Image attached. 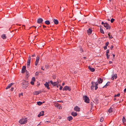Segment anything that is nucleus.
I'll list each match as a JSON object with an SVG mask.
<instances>
[{
  "label": "nucleus",
  "instance_id": "de8ad7c7",
  "mask_svg": "<svg viewBox=\"0 0 126 126\" xmlns=\"http://www.w3.org/2000/svg\"><path fill=\"white\" fill-rule=\"evenodd\" d=\"M107 46H104V47H103V48H104V50H106L107 49Z\"/></svg>",
  "mask_w": 126,
  "mask_h": 126
},
{
  "label": "nucleus",
  "instance_id": "f03ea898",
  "mask_svg": "<svg viewBox=\"0 0 126 126\" xmlns=\"http://www.w3.org/2000/svg\"><path fill=\"white\" fill-rule=\"evenodd\" d=\"M101 24L102 25H104V26L106 28L107 30H110V29L111 27L108 23L107 22L104 23L102 21L101 22Z\"/></svg>",
  "mask_w": 126,
  "mask_h": 126
},
{
  "label": "nucleus",
  "instance_id": "72a5a7b5",
  "mask_svg": "<svg viewBox=\"0 0 126 126\" xmlns=\"http://www.w3.org/2000/svg\"><path fill=\"white\" fill-rule=\"evenodd\" d=\"M45 67L46 69L49 68V67L48 65H46L45 66Z\"/></svg>",
  "mask_w": 126,
  "mask_h": 126
},
{
  "label": "nucleus",
  "instance_id": "7c9ffc66",
  "mask_svg": "<svg viewBox=\"0 0 126 126\" xmlns=\"http://www.w3.org/2000/svg\"><path fill=\"white\" fill-rule=\"evenodd\" d=\"M37 104L39 106L41 105L42 104V102L38 101L37 102Z\"/></svg>",
  "mask_w": 126,
  "mask_h": 126
},
{
  "label": "nucleus",
  "instance_id": "7ed1b4c3",
  "mask_svg": "<svg viewBox=\"0 0 126 126\" xmlns=\"http://www.w3.org/2000/svg\"><path fill=\"white\" fill-rule=\"evenodd\" d=\"M27 121L26 118H23L19 121V122L21 124H25L27 123Z\"/></svg>",
  "mask_w": 126,
  "mask_h": 126
},
{
  "label": "nucleus",
  "instance_id": "3c124183",
  "mask_svg": "<svg viewBox=\"0 0 126 126\" xmlns=\"http://www.w3.org/2000/svg\"><path fill=\"white\" fill-rule=\"evenodd\" d=\"M31 82V84L32 85H33L34 84V83L32 81L31 82Z\"/></svg>",
  "mask_w": 126,
  "mask_h": 126
},
{
  "label": "nucleus",
  "instance_id": "69168bd1",
  "mask_svg": "<svg viewBox=\"0 0 126 126\" xmlns=\"http://www.w3.org/2000/svg\"><path fill=\"white\" fill-rule=\"evenodd\" d=\"M64 84H65V83H64V82H63V83H62V86H63Z\"/></svg>",
  "mask_w": 126,
  "mask_h": 126
},
{
  "label": "nucleus",
  "instance_id": "20e7f679",
  "mask_svg": "<svg viewBox=\"0 0 126 126\" xmlns=\"http://www.w3.org/2000/svg\"><path fill=\"white\" fill-rule=\"evenodd\" d=\"M83 99L84 102L87 103H89V99L88 97L86 95H84L83 96Z\"/></svg>",
  "mask_w": 126,
  "mask_h": 126
},
{
  "label": "nucleus",
  "instance_id": "49530a36",
  "mask_svg": "<svg viewBox=\"0 0 126 126\" xmlns=\"http://www.w3.org/2000/svg\"><path fill=\"white\" fill-rule=\"evenodd\" d=\"M48 83L50 82L52 84H53V82L51 80H50L49 81H48Z\"/></svg>",
  "mask_w": 126,
  "mask_h": 126
},
{
  "label": "nucleus",
  "instance_id": "37998d69",
  "mask_svg": "<svg viewBox=\"0 0 126 126\" xmlns=\"http://www.w3.org/2000/svg\"><path fill=\"white\" fill-rule=\"evenodd\" d=\"M80 51H81L80 52L81 53H82V52H83V50L81 48H80Z\"/></svg>",
  "mask_w": 126,
  "mask_h": 126
},
{
  "label": "nucleus",
  "instance_id": "864d4df0",
  "mask_svg": "<svg viewBox=\"0 0 126 126\" xmlns=\"http://www.w3.org/2000/svg\"><path fill=\"white\" fill-rule=\"evenodd\" d=\"M35 56V53H33V55H32V57H34Z\"/></svg>",
  "mask_w": 126,
  "mask_h": 126
},
{
  "label": "nucleus",
  "instance_id": "6e6d98bb",
  "mask_svg": "<svg viewBox=\"0 0 126 126\" xmlns=\"http://www.w3.org/2000/svg\"><path fill=\"white\" fill-rule=\"evenodd\" d=\"M114 77H113V76L112 78H111V79L112 80H114Z\"/></svg>",
  "mask_w": 126,
  "mask_h": 126
},
{
  "label": "nucleus",
  "instance_id": "13d9d810",
  "mask_svg": "<svg viewBox=\"0 0 126 126\" xmlns=\"http://www.w3.org/2000/svg\"><path fill=\"white\" fill-rule=\"evenodd\" d=\"M83 58L84 59H85V60H86V59H87V58L86 57H83Z\"/></svg>",
  "mask_w": 126,
  "mask_h": 126
},
{
  "label": "nucleus",
  "instance_id": "c03bdc74",
  "mask_svg": "<svg viewBox=\"0 0 126 126\" xmlns=\"http://www.w3.org/2000/svg\"><path fill=\"white\" fill-rule=\"evenodd\" d=\"M51 25L50 26V27H53L54 25V23H51V24H50Z\"/></svg>",
  "mask_w": 126,
  "mask_h": 126
},
{
  "label": "nucleus",
  "instance_id": "412c9836",
  "mask_svg": "<svg viewBox=\"0 0 126 126\" xmlns=\"http://www.w3.org/2000/svg\"><path fill=\"white\" fill-rule=\"evenodd\" d=\"M42 91L41 90H39L38 91H35V94L36 95H38L39 94L41 93Z\"/></svg>",
  "mask_w": 126,
  "mask_h": 126
},
{
  "label": "nucleus",
  "instance_id": "0eeeda50",
  "mask_svg": "<svg viewBox=\"0 0 126 126\" xmlns=\"http://www.w3.org/2000/svg\"><path fill=\"white\" fill-rule=\"evenodd\" d=\"M63 91H67L68 90L69 91H70L71 90V88L70 87L67 86H65L63 89Z\"/></svg>",
  "mask_w": 126,
  "mask_h": 126
},
{
  "label": "nucleus",
  "instance_id": "09e8293b",
  "mask_svg": "<svg viewBox=\"0 0 126 126\" xmlns=\"http://www.w3.org/2000/svg\"><path fill=\"white\" fill-rule=\"evenodd\" d=\"M114 47V46L113 45H111V47H110V48L111 50H112V48H113Z\"/></svg>",
  "mask_w": 126,
  "mask_h": 126
},
{
  "label": "nucleus",
  "instance_id": "f257e3e1",
  "mask_svg": "<svg viewBox=\"0 0 126 126\" xmlns=\"http://www.w3.org/2000/svg\"><path fill=\"white\" fill-rule=\"evenodd\" d=\"M22 85L23 88L26 89V88L29 86V83L28 81H26L24 80L23 81L22 83Z\"/></svg>",
  "mask_w": 126,
  "mask_h": 126
},
{
  "label": "nucleus",
  "instance_id": "f3484780",
  "mask_svg": "<svg viewBox=\"0 0 126 126\" xmlns=\"http://www.w3.org/2000/svg\"><path fill=\"white\" fill-rule=\"evenodd\" d=\"M71 115L75 117L78 114L77 112L74 111L72 112L71 113Z\"/></svg>",
  "mask_w": 126,
  "mask_h": 126
},
{
  "label": "nucleus",
  "instance_id": "ea45409f",
  "mask_svg": "<svg viewBox=\"0 0 126 126\" xmlns=\"http://www.w3.org/2000/svg\"><path fill=\"white\" fill-rule=\"evenodd\" d=\"M115 75H114V76H113V77L115 78V79H116L117 78V75L116 74H115Z\"/></svg>",
  "mask_w": 126,
  "mask_h": 126
},
{
  "label": "nucleus",
  "instance_id": "5fc2aeb1",
  "mask_svg": "<svg viewBox=\"0 0 126 126\" xmlns=\"http://www.w3.org/2000/svg\"><path fill=\"white\" fill-rule=\"evenodd\" d=\"M43 28L44 29H45V28H46V26H45V25H43Z\"/></svg>",
  "mask_w": 126,
  "mask_h": 126
},
{
  "label": "nucleus",
  "instance_id": "39448f33",
  "mask_svg": "<svg viewBox=\"0 0 126 126\" xmlns=\"http://www.w3.org/2000/svg\"><path fill=\"white\" fill-rule=\"evenodd\" d=\"M92 85L91 87V90L93 91L94 89V87H95V82L93 81L91 83Z\"/></svg>",
  "mask_w": 126,
  "mask_h": 126
},
{
  "label": "nucleus",
  "instance_id": "2eb2a0df",
  "mask_svg": "<svg viewBox=\"0 0 126 126\" xmlns=\"http://www.w3.org/2000/svg\"><path fill=\"white\" fill-rule=\"evenodd\" d=\"M43 21V19L41 18H39L37 20V22L39 24L41 23Z\"/></svg>",
  "mask_w": 126,
  "mask_h": 126
},
{
  "label": "nucleus",
  "instance_id": "603ef678",
  "mask_svg": "<svg viewBox=\"0 0 126 126\" xmlns=\"http://www.w3.org/2000/svg\"><path fill=\"white\" fill-rule=\"evenodd\" d=\"M14 88L12 87L11 88V91H13L14 90Z\"/></svg>",
  "mask_w": 126,
  "mask_h": 126
},
{
  "label": "nucleus",
  "instance_id": "bb28decb",
  "mask_svg": "<svg viewBox=\"0 0 126 126\" xmlns=\"http://www.w3.org/2000/svg\"><path fill=\"white\" fill-rule=\"evenodd\" d=\"M94 101L96 104H97L99 103V100L97 98H96L94 99Z\"/></svg>",
  "mask_w": 126,
  "mask_h": 126
},
{
  "label": "nucleus",
  "instance_id": "8fccbe9b",
  "mask_svg": "<svg viewBox=\"0 0 126 126\" xmlns=\"http://www.w3.org/2000/svg\"><path fill=\"white\" fill-rule=\"evenodd\" d=\"M63 88V87L62 86H60V87L59 88V89L60 90H62Z\"/></svg>",
  "mask_w": 126,
  "mask_h": 126
},
{
  "label": "nucleus",
  "instance_id": "338daca9",
  "mask_svg": "<svg viewBox=\"0 0 126 126\" xmlns=\"http://www.w3.org/2000/svg\"><path fill=\"white\" fill-rule=\"evenodd\" d=\"M109 63L110 64L111 63H112V61H110Z\"/></svg>",
  "mask_w": 126,
  "mask_h": 126
},
{
  "label": "nucleus",
  "instance_id": "c756f323",
  "mask_svg": "<svg viewBox=\"0 0 126 126\" xmlns=\"http://www.w3.org/2000/svg\"><path fill=\"white\" fill-rule=\"evenodd\" d=\"M98 85V84L95 83V90H96L97 89L98 87L97 86Z\"/></svg>",
  "mask_w": 126,
  "mask_h": 126
},
{
  "label": "nucleus",
  "instance_id": "aec40b11",
  "mask_svg": "<svg viewBox=\"0 0 126 126\" xmlns=\"http://www.w3.org/2000/svg\"><path fill=\"white\" fill-rule=\"evenodd\" d=\"M53 21L54 24H55L57 25L59 23L57 19H54Z\"/></svg>",
  "mask_w": 126,
  "mask_h": 126
},
{
  "label": "nucleus",
  "instance_id": "680f3d73",
  "mask_svg": "<svg viewBox=\"0 0 126 126\" xmlns=\"http://www.w3.org/2000/svg\"><path fill=\"white\" fill-rule=\"evenodd\" d=\"M41 69L42 70H44V68H43V67H42L41 68Z\"/></svg>",
  "mask_w": 126,
  "mask_h": 126
},
{
  "label": "nucleus",
  "instance_id": "1a4fd4ad",
  "mask_svg": "<svg viewBox=\"0 0 126 126\" xmlns=\"http://www.w3.org/2000/svg\"><path fill=\"white\" fill-rule=\"evenodd\" d=\"M114 107L113 105H112L109 109V110H108V112L109 113H111L113 112V110H114Z\"/></svg>",
  "mask_w": 126,
  "mask_h": 126
},
{
  "label": "nucleus",
  "instance_id": "5701e85b",
  "mask_svg": "<svg viewBox=\"0 0 126 126\" xmlns=\"http://www.w3.org/2000/svg\"><path fill=\"white\" fill-rule=\"evenodd\" d=\"M26 77L27 78H28L29 76V73L28 71L27 70L26 71Z\"/></svg>",
  "mask_w": 126,
  "mask_h": 126
},
{
  "label": "nucleus",
  "instance_id": "a19ab883",
  "mask_svg": "<svg viewBox=\"0 0 126 126\" xmlns=\"http://www.w3.org/2000/svg\"><path fill=\"white\" fill-rule=\"evenodd\" d=\"M39 74V73L38 72H36L35 73V75L36 76H38Z\"/></svg>",
  "mask_w": 126,
  "mask_h": 126
},
{
  "label": "nucleus",
  "instance_id": "bf43d9fd",
  "mask_svg": "<svg viewBox=\"0 0 126 126\" xmlns=\"http://www.w3.org/2000/svg\"><path fill=\"white\" fill-rule=\"evenodd\" d=\"M58 118L59 119H61L62 117L61 116H59Z\"/></svg>",
  "mask_w": 126,
  "mask_h": 126
},
{
  "label": "nucleus",
  "instance_id": "c9c22d12",
  "mask_svg": "<svg viewBox=\"0 0 126 126\" xmlns=\"http://www.w3.org/2000/svg\"><path fill=\"white\" fill-rule=\"evenodd\" d=\"M106 56H107V59H108L109 58L110 55L108 54H106Z\"/></svg>",
  "mask_w": 126,
  "mask_h": 126
},
{
  "label": "nucleus",
  "instance_id": "ddd939ff",
  "mask_svg": "<svg viewBox=\"0 0 126 126\" xmlns=\"http://www.w3.org/2000/svg\"><path fill=\"white\" fill-rule=\"evenodd\" d=\"M74 110L76 111H79L80 110V108L78 106H76L74 108Z\"/></svg>",
  "mask_w": 126,
  "mask_h": 126
},
{
  "label": "nucleus",
  "instance_id": "6ab92c4d",
  "mask_svg": "<svg viewBox=\"0 0 126 126\" xmlns=\"http://www.w3.org/2000/svg\"><path fill=\"white\" fill-rule=\"evenodd\" d=\"M88 69L89 70H90V71H91L92 72H93L95 71L94 68H93L91 67H90V66H89Z\"/></svg>",
  "mask_w": 126,
  "mask_h": 126
},
{
  "label": "nucleus",
  "instance_id": "4468645a",
  "mask_svg": "<svg viewBox=\"0 0 126 126\" xmlns=\"http://www.w3.org/2000/svg\"><path fill=\"white\" fill-rule=\"evenodd\" d=\"M92 29L91 28H89L87 30V33L88 35H90L92 33Z\"/></svg>",
  "mask_w": 126,
  "mask_h": 126
},
{
  "label": "nucleus",
  "instance_id": "cd10ccee",
  "mask_svg": "<svg viewBox=\"0 0 126 126\" xmlns=\"http://www.w3.org/2000/svg\"><path fill=\"white\" fill-rule=\"evenodd\" d=\"M45 23L47 25H48L50 24V22L49 20H46L45 22Z\"/></svg>",
  "mask_w": 126,
  "mask_h": 126
},
{
  "label": "nucleus",
  "instance_id": "9d476101",
  "mask_svg": "<svg viewBox=\"0 0 126 126\" xmlns=\"http://www.w3.org/2000/svg\"><path fill=\"white\" fill-rule=\"evenodd\" d=\"M26 70V66H23L22 69V73H24Z\"/></svg>",
  "mask_w": 126,
  "mask_h": 126
},
{
  "label": "nucleus",
  "instance_id": "e2e57ef3",
  "mask_svg": "<svg viewBox=\"0 0 126 126\" xmlns=\"http://www.w3.org/2000/svg\"><path fill=\"white\" fill-rule=\"evenodd\" d=\"M22 27H23V28H24V29H25V26L24 25H22Z\"/></svg>",
  "mask_w": 126,
  "mask_h": 126
},
{
  "label": "nucleus",
  "instance_id": "774afa93",
  "mask_svg": "<svg viewBox=\"0 0 126 126\" xmlns=\"http://www.w3.org/2000/svg\"><path fill=\"white\" fill-rule=\"evenodd\" d=\"M113 56L114 58V57H115V55L114 54H113Z\"/></svg>",
  "mask_w": 126,
  "mask_h": 126
},
{
  "label": "nucleus",
  "instance_id": "58836bf2",
  "mask_svg": "<svg viewBox=\"0 0 126 126\" xmlns=\"http://www.w3.org/2000/svg\"><path fill=\"white\" fill-rule=\"evenodd\" d=\"M32 81H35V78L34 77H33L32 79Z\"/></svg>",
  "mask_w": 126,
  "mask_h": 126
},
{
  "label": "nucleus",
  "instance_id": "a18cd8bd",
  "mask_svg": "<svg viewBox=\"0 0 126 126\" xmlns=\"http://www.w3.org/2000/svg\"><path fill=\"white\" fill-rule=\"evenodd\" d=\"M109 53V50L108 49L106 51V54H108Z\"/></svg>",
  "mask_w": 126,
  "mask_h": 126
},
{
  "label": "nucleus",
  "instance_id": "79ce46f5",
  "mask_svg": "<svg viewBox=\"0 0 126 126\" xmlns=\"http://www.w3.org/2000/svg\"><path fill=\"white\" fill-rule=\"evenodd\" d=\"M109 42H107L106 43H105V46H108V45H109Z\"/></svg>",
  "mask_w": 126,
  "mask_h": 126
},
{
  "label": "nucleus",
  "instance_id": "9b49d317",
  "mask_svg": "<svg viewBox=\"0 0 126 126\" xmlns=\"http://www.w3.org/2000/svg\"><path fill=\"white\" fill-rule=\"evenodd\" d=\"M44 111H42L41 112H40L39 113L38 115V117H40L41 116H43L44 115Z\"/></svg>",
  "mask_w": 126,
  "mask_h": 126
},
{
  "label": "nucleus",
  "instance_id": "f8f14e48",
  "mask_svg": "<svg viewBox=\"0 0 126 126\" xmlns=\"http://www.w3.org/2000/svg\"><path fill=\"white\" fill-rule=\"evenodd\" d=\"M14 83H12L9 84H8V85L7 86V87L6 88V89H8L10 88L12 86L14 85Z\"/></svg>",
  "mask_w": 126,
  "mask_h": 126
},
{
  "label": "nucleus",
  "instance_id": "052dcab7",
  "mask_svg": "<svg viewBox=\"0 0 126 126\" xmlns=\"http://www.w3.org/2000/svg\"><path fill=\"white\" fill-rule=\"evenodd\" d=\"M106 87H107L106 86V85H105L104 86H103V87H102V88H105V87L106 88Z\"/></svg>",
  "mask_w": 126,
  "mask_h": 126
},
{
  "label": "nucleus",
  "instance_id": "b1692460",
  "mask_svg": "<svg viewBox=\"0 0 126 126\" xmlns=\"http://www.w3.org/2000/svg\"><path fill=\"white\" fill-rule=\"evenodd\" d=\"M101 26H100V32L101 33H103V34H104V32L103 30V29L101 27Z\"/></svg>",
  "mask_w": 126,
  "mask_h": 126
},
{
  "label": "nucleus",
  "instance_id": "dca6fc26",
  "mask_svg": "<svg viewBox=\"0 0 126 126\" xmlns=\"http://www.w3.org/2000/svg\"><path fill=\"white\" fill-rule=\"evenodd\" d=\"M97 82L98 83L101 84L103 82V79L101 78H99L98 79Z\"/></svg>",
  "mask_w": 126,
  "mask_h": 126
},
{
  "label": "nucleus",
  "instance_id": "f704fd0d",
  "mask_svg": "<svg viewBox=\"0 0 126 126\" xmlns=\"http://www.w3.org/2000/svg\"><path fill=\"white\" fill-rule=\"evenodd\" d=\"M110 81H108L107 83L106 84V86H108L110 84Z\"/></svg>",
  "mask_w": 126,
  "mask_h": 126
},
{
  "label": "nucleus",
  "instance_id": "c85d7f7f",
  "mask_svg": "<svg viewBox=\"0 0 126 126\" xmlns=\"http://www.w3.org/2000/svg\"><path fill=\"white\" fill-rule=\"evenodd\" d=\"M123 122L124 124H125V122H126V120L124 117L123 118Z\"/></svg>",
  "mask_w": 126,
  "mask_h": 126
},
{
  "label": "nucleus",
  "instance_id": "4c0bfd02",
  "mask_svg": "<svg viewBox=\"0 0 126 126\" xmlns=\"http://www.w3.org/2000/svg\"><path fill=\"white\" fill-rule=\"evenodd\" d=\"M109 38L110 39H112L113 38V37L111 35H109Z\"/></svg>",
  "mask_w": 126,
  "mask_h": 126
},
{
  "label": "nucleus",
  "instance_id": "473e14b6",
  "mask_svg": "<svg viewBox=\"0 0 126 126\" xmlns=\"http://www.w3.org/2000/svg\"><path fill=\"white\" fill-rule=\"evenodd\" d=\"M115 20V19L113 18H112L111 19L110 22L111 23H113Z\"/></svg>",
  "mask_w": 126,
  "mask_h": 126
},
{
  "label": "nucleus",
  "instance_id": "e433bc0d",
  "mask_svg": "<svg viewBox=\"0 0 126 126\" xmlns=\"http://www.w3.org/2000/svg\"><path fill=\"white\" fill-rule=\"evenodd\" d=\"M104 120V118L103 117H101L100 119V121L101 122H102Z\"/></svg>",
  "mask_w": 126,
  "mask_h": 126
},
{
  "label": "nucleus",
  "instance_id": "0e129e2a",
  "mask_svg": "<svg viewBox=\"0 0 126 126\" xmlns=\"http://www.w3.org/2000/svg\"><path fill=\"white\" fill-rule=\"evenodd\" d=\"M116 98H114V101H115V100H116Z\"/></svg>",
  "mask_w": 126,
  "mask_h": 126
},
{
  "label": "nucleus",
  "instance_id": "4d7b16f0",
  "mask_svg": "<svg viewBox=\"0 0 126 126\" xmlns=\"http://www.w3.org/2000/svg\"><path fill=\"white\" fill-rule=\"evenodd\" d=\"M23 93H21V94H19V96H20V95H21V94L22 95H23Z\"/></svg>",
  "mask_w": 126,
  "mask_h": 126
},
{
  "label": "nucleus",
  "instance_id": "6e6552de",
  "mask_svg": "<svg viewBox=\"0 0 126 126\" xmlns=\"http://www.w3.org/2000/svg\"><path fill=\"white\" fill-rule=\"evenodd\" d=\"M40 59V56L39 55L37 56L36 60L35 62V64L36 66H37L39 62Z\"/></svg>",
  "mask_w": 126,
  "mask_h": 126
},
{
  "label": "nucleus",
  "instance_id": "a211bd4d",
  "mask_svg": "<svg viewBox=\"0 0 126 126\" xmlns=\"http://www.w3.org/2000/svg\"><path fill=\"white\" fill-rule=\"evenodd\" d=\"M48 83V82H46L44 85L46 87H47L48 89H50V88L49 87V85Z\"/></svg>",
  "mask_w": 126,
  "mask_h": 126
},
{
  "label": "nucleus",
  "instance_id": "a878e982",
  "mask_svg": "<svg viewBox=\"0 0 126 126\" xmlns=\"http://www.w3.org/2000/svg\"><path fill=\"white\" fill-rule=\"evenodd\" d=\"M59 83V82H53V84L52 85H53V86H55L57 85Z\"/></svg>",
  "mask_w": 126,
  "mask_h": 126
},
{
  "label": "nucleus",
  "instance_id": "2f4dec72",
  "mask_svg": "<svg viewBox=\"0 0 126 126\" xmlns=\"http://www.w3.org/2000/svg\"><path fill=\"white\" fill-rule=\"evenodd\" d=\"M120 95V94L119 93L117 94H115L114 96V97H116L117 96H119Z\"/></svg>",
  "mask_w": 126,
  "mask_h": 126
},
{
  "label": "nucleus",
  "instance_id": "423d86ee",
  "mask_svg": "<svg viewBox=\"0 0 126 126\" xmlns=\"http://www.w3.org/2000/svg\"><path fill=\"white\" fill-rule=\"evenodd\" d=\"M31 58L30 55H29L28 57V60H27V68H29L30 64L31 62Z\"/></svg>",
  "mask_w": 126,
  "mask_h": 126
},
{
  "label": "nucleus",
  "instance_id": "393cba45",
  "mask_svg": "<svg viewBox=\"0 0 126 126\" xmlns=\"http://www.w3.org/2000/svg\"><path fill=\"white\" fill-rule=\"evenodd\" d=\"M73 119V117L71 116H69L67 118V120L69 121L72 120Z\"/></svg>",
  "mask_w": 126,
  "mask_h": 126
},
{
  "label": "nucleus",
  "instance_id": "4be33fe9",
  "mask_svg": "<svg viewBox=\"0 0 126 126\" xmlns=\"http://www.w3.org/2000/svg\"><path fill=\"white\" fill-rule=\"evenodd\" d=\"M1 37L3 39H6V35L5 34H2L1 36Z\"/></svg>",
  "mask_w": 126,
  "mask_h": 126
}]
</instances>
